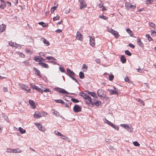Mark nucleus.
Instances as JSON below:
<instances>
[{
    "mask_svg": "<svg viewBox=\"0 0 156 156\" xmlns=\"http://www.w3.org/2000/svg\"><path fill=\"white\" fill-rule=\"evenodd\" d=\"M120 126L125 128L129 131L133 132V129L131 125L126 124H121L120 125Z\"/></svg>",
    "mask_w": 156,
    "mask_h": 156,
    "instance_id": "obj_1",
    "label": "nucleus"
},
{
    "mask_svg": "<svg viewBox=\"0 0 156 156\" xmlns=\"http://www.w3.org/2000/svg\"><path fill=\"white\" fill-rule=\"evenodd\" d=\"M108 31L113 34L116 38H118L119 37V35L117 31L114 30L111 28L108 29Z\"/></svg>",
    "mask_w": 156,
    "mask_h": 156,
    "instance_id": "obj_2",
    "label": "nucleus"
},
{
    "mask_svg": "<svg viewBox=\"0 0 156 156\" xmlns=\"http://www.w3.org/2000/svg\"><path fill=\"white\" fill-rule=\"evenodd\" d=\"M73 110L75 112H80L81 111V108L78 105H75L73 108Z\"/></svg>",
    "mask_w": 156,
    "mask_h": 156,
    "instance_id": "obj_3",
    "label": "nucleus"
},
{
    "mask_svg": "<svg viewBox=\"0 0 156 156\" xmlns=\"http://www.w3.org/2000/svg\"><path fill=\"white\" fill-rule=\"evenodd\" d=\"M55 90H56L57 92L60 93H61L62 94H69V93L66 91L65 90L60 88L58 87L55 88Z\"/></svg>",
    "mask_w": 156,
    "mask_h": 156,
    "instance_id": "obj_4",
    "label": "nucleus"
},
{
    "mask_svg": "<svg viewBox=\"0 0 156 156\" xmlns=\"http://www.w3.org/2000/svg\"><path fill=\"white\" fill-rule=\"evenodd\" d=\"M31 87L33 89H34L37 91H38L39 92L41 93H42L43 92V91L40 88L38 87L37 86H36L35 85H33L31 84H30Z\"/></svg>",
    "mask_w": 156,
    "mask_h": 156,
    "instance_id": "obj_5",
    "label": "nucleus"
},
{
    "mask_svg": "<svg viewBox=\"0 0 156 156\" xmlns=\"http://www.w3.org/2000/svg\"><path fill=\"white\" fill-rule=\"evenodd\" d=\"M125 7L128 9H133L136 7L135 6L131 4L129 2H126L125 4Z\"/></svg>",
    "mask_w": 156,
    "mask_h": 156,
    "instance_id": "obj_6",
    "label": "nucleus"
},
{
    "mask_svg": "<svg viewBox=\"0 0 156 156\" xmlns=\"http://www.w3.org/2000/svg\"><path fill=\"white\" fill-rule=\"evenodd\" d=\"M79 1L81 4L80 7V9H82L86 6V4L84 0H79Z\"/></svg>",
    "mask_w": 156,
    "mask_h": 156,
    "instance_id": "obj_7",
    "label": "nucleus"
},
{
    "mask_svg": "<svg viewBox=\"0 0 156 156\" xmlns=\"http://www.w3.org/2000/svg\"><path fill=\"white\" fill-rule=\"evenodd\" d=\"M20 86V87L23 90H26L28 92H30V89H29L27 86L23 84H21Z\"/></svg>",
    "mask_w": 156,
    "mask_h": 156,
    "instance_id": "obj_8",
    "label": "nucleus"
},
{
    "mask_svg": "<svg viewBox=\"0 0 156 156\" xmlns=\"http://www.w3.org/2000/svg\"><path fill=\"white\" fill-rule=\"evenodd\" d=\"M90 37V45L92 46H94L95 45V40L94 37H90V36H89Z\"/></svg>",
    "mask_w": 156,
    "mask_h": 156,
    "instance_id": "obj_9",
    "label": "nucleus"
},
{
    "mask_svg": "<svg viewBox=\"0 0 156 156\" xmlns=\"http://www.w3.org/2000/svg\"><path fill=\"white\" fill-rule=\"evenodd\" d=\"M119 90H109L108 91L112 95L115 94L117 96L119 95Z\"/></svg>",
    "mask_w": 156,
    "mask_h": 156,
    "instance_id": "obj_10",
    "label": "nucleus"
},
{
    "mask_svg": "<svg viewBox=\"0 0 156 156\" xmlns=\"http://www.w3.org/2000/svg\"><path fill=\"white\" fill-rule=\"evenodd\" d=\"M1 4L0 7L1 9H3L6 6V2L4 0H1Z\"/></svg>",
    "mask_w": 156,
    "mask_h": 156,
    "instance_id": "obj_11",
    "label": "nucleus"
},
{
    "mask_svg": "<svg viewBox=\"0 0 156 156\" xmlns=\"http://www.w3.org/2000/svg\"><path fill=\"white\" fill-rule=\"evenodd\" d=\"M33 70L35 71V73L39 77H41V76L40 74V71L37 69V68H35V67H33Z\"/></svg>",
    "mask_w": 156,
    "mask_h": 156,
    "instance_id": "obj_12",
    "label": "nucleus"
},
{
    "mask_svg": "<svg viewBox=\"0 0 156 156\" xmlns=\"http://www.w3.org/2000/svg\"><path fill=\"white\" fill-rule=\"evenodd\" d=\"M98 95L101 97H102L104 95V91L101 89H99L97 91Z\"/></svg>",
    "mask_w": 156,
    "mask_h": 156,
    "instance_id": "obj_13",
    "label": "nucleus"
},
{
    "mask_svg": "<svg viewBox=\"0 0 156 156\" xmlns=\"http://www.w3.org/2000/svg\"><path fill=\"white\" fill-rule=\"evenodd\" d=\"M76 38L79 40H82L83 39V37L82 36V35L78 31L77 32L76 35Z\"/></svg>",
    "mask_w": 156,
    "mask_h": 156,
    "instance_id": "obj_14",
    "label": "nucleus"
},
{
    "mask_svg": "<svg viewBox=\"0 0 156 156\" xmlns=\"http://www.w3.org/2000/svg\"><path fill=\"white\" fill-rule=\"evenodd\" d=\"M67 73L68 74V75L69 76V74L71 76H75V74L73 72L71 71L70 69H67Z\"/></svg>",
    "mask_w": 156,
    "mask_h": 156,
    "instance_id": "obj_15",
    "label": "nucleus"
},
{
    "mask_svg": "<svg viewBox=\"0 0 156 156\" xmlns=\"http://www.w3.org/2000/svg\"><path fill=\"white\" fill-rule=\"evenodd\" d=\"M137 43L138 44L142 47H144V44L141 41L140 39L138 38L137 39Z\"/></svg>",
    "mask_w": 156,
    "mask_h": 156,
    "instance_id": "obj_16",
    "label": "nucleus"
},
{
    "mask_svg": "<svg viewBox=\"0 0 156 156\" xmlns=\"http://www.w3.org/2000/svg\"><path fill=\"white\" fill-rule=\"evenodd\" d=\"M42 58L40 56H37L35 57L34 58V60L37 62H40L42 61Z\"/></svg>",
    "mask_w": 156,
    "mask_h": 156,
    "instance_id": "obj_17",
    "label": "nucleus"
},
{
    "mask_svg": "<svg viewBox=\"0 0 156 156\" xmlns=\"http://www.w3.org/2000/svg\"><path fill=\"white\" fill-rule=\"evenodd\" d=\"M38 64L39 65L41 66L44 67L46 68H48L49 67L48 65L46 63H43V62H40Z\"/></svg>",
    "mask_w": 156,
    "mask_h": 156,
    "instance_id": "obj_18",
    "label": "nucleus"
},
{
    "mask_svg": "<svg viewBox=\"0 0 156 156\" xmlns=\"http://www.w3.org/2000/svg\"><path fill=\"white\" fill-rule=\"evenodd\" d=\"M87 92L88 94L90 95L92 97L95 98L97 97V94L95 93L88 91H87Z\"/></svg>",
    "mask_w": 156,
    "mask_h": 156,
    "instance_id": "obj_19",
    "label": "nucleus"
},
{
    "mask_svg": "<svg viewBox=\"0 0 156 156\" xmlns=\"http://www.w3.org/2000/svg\"><path fill=\"white\" fill-rule=\"evenodd\" d=\"M93 103L94 104H95L97 106H99L101 104V101H97L95 99L94 100L93 102Z\"/></svg>",
    "mask_w": 156,
    "mask_h": 156,
    "instance_id": "obj_20",
    "label": "nucleus"
},
{
    "mask_svg": "<svg viewBox=\"0 0 156 156\" xmlns=\"http://www.w3.org/2000/svg\"><path fill=\"white\" fill-rule=\"evenodd\" d=\"M29 102L30 105L32 106L33 108H35V104L33 100H29Z\"/></svg>",
    "mask_w": 156,
    "mask_h": 156,
    "instance_id": "obj_21",
    "label": "nucleus"
},
{
    "mask_svg": "<svg viewBox=\"0 0 156 156\" xmlns=\"http://www.w3.org/2000/svg\"><path fill=\"white\" fill-rule=\"evenodd\" d=\"M22 152V150L19 148L12 149V153H20Z\"/></svg>",
    "mask_w": 156,
    "mask_h": 156,
    "instance_id": "obj_22",
    "label": "nucleus"
},
{
    "mask_svg": "<svg viewBox=\"0 0 156 156\" xmlns=\"http://www.w3.org/2000/svg\"><path fill=\"white\" fill-rule=\"evenodd\" d=\"M34 116L35 118L38 119L40 118L41 116V115L40 113H35L34 114Z\"/></svg>",
    "mask_w": 156,
    "mask_h": 156,
    "instance_id": "obj_23",
    "label": "nucleus"
},
{
    "mask_svg": "<svg viewBox=\"0 0 156 156\" xmlns=\"http://www.w3.org/2000/svg\"><path fill=\"white\" fill-rule=\"evenodd\" d=\"M80 95L82 96L84 99H86L87 98V97H88V95L86 94L83 92H81L80 93Z\"/></svg>",
    "mask_w": 156,
    "mask_h": 156,
    "instance_id": "obj_24",
    "label": "nucleus"
},
{
    "mask_svg": "<svg viewBox=\"0 0 156 156\" xmlns=\"http://www.w3.org/2000/svg\"><path fill=\"white\" fill-rule=\"evenodd\" d=\"M41 39H43V42L47 46H48L50 44V43L47 40L44 38H42Z\"/></svg>",
    "mask_w": 156,
    "mask_h": 156,
    "instance_id": "obj_25",
    "label": "nucleus"
},
{
    "mask_svg": "<svg viewBox=\"0 0 156 156\" xmlns=\"http://www.w3.org/2000/svg\"><path fill=\"white\" fill-rule=\"evenodd\" d=\"M121 61L123 63H125L126 62V59L124 56L122 55L120 58Z\"/></svg>",
    "mask_w": 156,
    "mask_h": 156,
    "instance_id": "obj_26",
    "label": "nucleus"
},
{
    "mask_svg": "<svg viewBox=\"0 0 156 156\" xmlns=\"http://www.w3.org/2000/svg\"><path fill=\"white\" fill-rule=\"evenodd\" d=\"M6 28V26L5 25L2 24V26L1 27H0V32H2L4 30H5Z\"/></svg>",
    "mask_w": 156,
    "mask_h": 156,
    "instance_id": "obj_27",
    "label": "nucleus"
},
{
    "mask_svg": "<svg viewBox=\"0 0 156 156\" xmlns=\"http://www.w3.org/2000/svg\"><path fill=\"white\" fill-rule=\"evenodd\" d=\"M35 124L36 125L39 130H42V126L41 124L39 123H35Z\"/></svg>",
    "mask_w": 156,
    "mask_h": 156,
    "instance_id": "obj_28",
    "label": "nucleus"
},
{
    "mask_svg": "<svg viewBox=\"0 0 156 156\" xmlns=\"http://www.w3.org/2000/svg\"><path fill=\"white\" fill-rule=\"evenodd\" d=\"M52 113L54 114L55 116H57V117H59L60 116V115L59 114V112H57L56 111H55L54 110H52Z\"/></svg>",
    "mask_w": 156,
    "mask_h": 156,
    "instance_id": "obj_29",
    "label": "nucleus"
},
{
    "mask_svg": "<svg viewBox=\"0 0 156 156\" xmlns=\"http://www.w3.org/2000/svg\"><path fill=\"white\" fill-rule=\"evenodd\" d=\"M82 69L83 72H86L87 70V66L85 64L83 65Z\"/></svg>",
    "mask_w": 156,
    "mask_h": 156,
    "instance_id": "obj_30",
    "label": "nucleus"
},
{
    "mask_svg": "<svg viewBox=\"0 0 156 156\" xmlns=\"http://www.w3.org/2000/svg\"><path fill=\"white\" fill-rule=\"evenodd\" d=\"M86 99L88 101L89 104H92V103L91 98L89 95L87 97V98H86Z\"/></svg>",
    "mask_w": 156,
    "mask_h": 156,
    "instance_id": "obj_31",
    "label": "nucleus"
},
{
    "mask_svg": "<svg viewBox=\"0 0 156 156\" xmlns=\"http://www.w3.org/2000/svg\"><path fill=\"white\" fill-rule=\"evenodd\" d=\"M19 130L20 132L22 133H24L26 132L25 130L23 129L21 127L19 128Z\"/></svg>",
    "mask_w": 156,
    "mask_h": 156,
    "instance_id": "obj_32",
    "label": "nucleus"
},
{
    "mask_svg": "<svg viewBox=\"0 0 156 156\" xmlns=\"http://www.w3.org/2000/svg\"><path fill=\"white\" fill-rule=\"evenodd\" d=\"M84 77V73L82 72H80L79 73V77L80 79H83Z\"/></svg>",
    "mask_w": 156,
    "mask_h": 156,
    "instance_id": "obj_33",
    "label": "nucleus"
},
{
    "mask_svg": "<svg viewBox=\"0 0 156 156\" xmlns=\"http://www.w3.org/2000/svg\"><path fill=\"white\" fill-rule=\"evenodd\" d=\"M55 133L56 135L62 136H64L61 133L59 132H58L57 131H55Z\"/></svg>",
    "mask_w": 156,
    "mask_h": 156,
    "instance_id": "obj_34",
    "label": "nucleus"
},
{
    "mask_svg": "<svg viewBox=\"0 0 156 156\" xmlns=\"http://www.w3.org/2000/svg\"><path fill=\"white\" fill-rule=\"evenodd\" d=\"M111 126L116 130H118L119 129V126L116 125H115L113 124Z\"/></svg>",
    "mask_w": 156,
    "mask_h": 156,
    "instance_id": "obj_35",
    "label": "nucleus"
},
{
    "mask_svg": "<svg viewBox=\"0 0 156 156\" xmlns=\"http://www.w3.org/2000/svg\"><path fill=\"white\" fill-rule=\"evenodd\" d=\"M137 101H138L141 105L144 106V103L143 101V100H141L140 98H138L137 99Z\"/></svg>",
    "mask_w": 156,
    "mask_h": 156,
    "instance_id": "obj_36",
    "label": "nucleus"
},
{
    "mask_svg": "<svg viewBox=\"0 0 156 156\" xmlns=\"http://www.w3.org/2000/svg\"><path fill=\"white\" fill-rule=\"evenodd\" d=\"M55 101L57 103H61L62 104V103L63 102V101L62 99L55 100Z\"/></svg>",
    "mask_w": 156,
    "mask_h": 156,
    "instance_id": "obj_37",
    "label": "nucleus"
},
{
    "mask_svg": "<svg viewBox=\"0 0 156 156\" xmlns=\"http://www.w3.org/2000/svg\"><path fill=\"white\" fill-rule=\"evenodd\" d=\"M126 30L128 33L131 36H132L133 33L129 29H127Z\"/></svg>",
    "mask_w": 156,
    "mask_h": 156,
    "instance_id": "obj_38",
    "label": "nucleus"
},
{
    "mask_svg": "<svg viewBox=\"0 0 156 156\" xmlns=\"http://www.w3.org/2000/svg\"><path fill=\"white\" fill-rule=\"evenodd\" d=\"M125 54L128 56H130L131 55V52L128 50H126L125 51Z\"/></svg>",
    "mask_w": 156,
    "mask_h": 156,
    "instance_id": "obj_39",
    "label": "nucleus"
},
{
    "mask_svg": "<svg viewBox=\"0 0 156 156\" xmlns=\"http://www.w3.org/2000/svg\"><path fill=\"white\" fill-rule=\"evenodd\" d=\"M99 17L101 19H103L105 20H107L108 19V18L103 15H100L99 16Z\"/></svg>",
    "mask_w": 156,
    "mask_h": 156,
    "instance_id": "obj_40",
    "label": "nucleus"
},
{
    "mask_svg": "<svg viewBox=\"0 0 156 156\" xmlns=\"http://www.w3.org/2000/svg\"><path fill=\"white\" fill-rule=\"evenodd\" d=\"M149 25L153 28H154L155 26V24L153 23L150 22L149 23Z\"/></svg>",
    "mask_w": 156,
    "mask_h": 156,
    "instance_id": "obj_41",
    "label": "nucleus"
},
{
    "mask_svg": "<svg viewBox=\"0 0 156 156\" xmlns=\"http://www.w3.org/2000/svg\"><path fill=\"white\" fill-rule=\"evenodd\" d=\"M146 37L148 39V40L150 41L151 40H152V39L151 38V37H150V36L148 35V34H146Z\"/></svg>",
    "mask_w": 156,
    "mask_h": 156,
    "instance_id": "obj_42",
    "label": "nucleus"
},
{
    "mask_svg": "<svg viewBox=\"0 0 156 156\" xmlns=\"http://www.w3.org/2000/svg\"><path fill=\"white\" fill-rule=\"evenodd\" d=\"M71 100L74 103H77L79 102V101L75 98H72Z\"/></svg>",
    "mask_w": 156,
    "mask_h": 156,
    "instance_id": "obj_43",
    "label": "nucleus"
},
{
    "mask_svg": "<svg viewBox=\"0 0 156 156\" xmlns=\"http://www.w3.org/2000/svg\"><path fill=\"white\" fill-rule=\"evenodd\" d=\"M109 80L111 81H112L113 79L114 76L113 75L111 74V75H110L109 76Z\"/></svg>",
    "mask_w": 156,
    "mask_h": 156,
    "instance_id": "obj_44",
    "label": "nucleus"
},
{
    "mask_svg": "<svg viewBox=\"0 0 156 156\" xmlns=\"http://www.w3.org/2000/svg\"><path fill=\"white\" fill-rule=\"evenodd\" d=\"M133 143L134 145L136 146H139L140 145V144L137 141L133 142Z\"/></svg>",
    "mask_w": 156,
    "mask_h": 156,
    "instance_id": "obj_45",
    "label": "nucleus"
},
{
    "mask_svg": "<svg viewBox=\"0 0 156 156\" xmlns=\"http://www.w3.org/2000/svg\"><path fill=\"white\" fill-rule=\"evenodd\" d=\"M69 76L73 80H74L76 83H78V80L73 77L74 76H71L70 74L69 75Z\"/></svg>",
    "mask_w": 156,
    "mask_h": 156,
    "instance_id": "obj_46",
    "label": "nucleus"
},
{
    "mask_svg": "<svg viewBox=\"0 0 156 156\" xmlns=\"http://www.w3.org/2000/svg\"><path fill=\"white\" fill-rule=\"evenodd\" d=\"M153 0H147L146 1V3L147 4H149L153 2Z\"/></svg>",
    "mask_w": 156,
    "mask_h": 156,
    "instance_id": "obj_47",
    "label": "nucleus"
},
{
    "mask_svg": "<svg viewBox=\"0 0 156 156\" xmlns=\"http://www.w3.org/2000/svg\"><path fill=\"white\" fill-rule=\"evenodd\" d=\"M60 17L58 15H57L56 16L53 17V20L54 21L57 20H58Z\"/></svg>",
    "mask_w": 156,
    "mask_h": 156,
    "instance_id": "obj_48",
    "label": "nucleus"
},
{
    "mask_svg": "<svg viewBox=\"0 0 156 156\" xmlns=\"http://www.w3.org/2000/svg\"><path fill=\"white\" fill-rule=\"evenodd\" d=\"M38 24L42 26V27H44L46 26V25H45V23L43 22H39Z\"/></svg>",
    "mask_w": 156,
    "mask_h": 156,
    "instance_id": "obj_49",
    "label": "nucleus"
},
{
    "mask_svg": "<svg viewBox=\"0 0 156 156\" xmlns=\"http://www.w3.org/2000/svg\"><path fill=\"white\" fill-rule=\"evenodd\" d=\"M23 63H24V64L26 66H28L30 65L29 62L28 61H24L23 62Z\"/></svg>",
    "mask_w": 156,
    "mask_h": 156,
    "instance_id": "obj_50",
    "label": "nucleus"
},
{
    "mask_svg": "<svg viewBox=\"0 0 156 156\" xmlns=\"http://www.w3.org/2000/svg\"><path fill=\"white\" fill-rule=\"evenodd\" d=\"M59 69L60 71L61 72H64L65 70L64 68L63 67H59Z\"/></svg>",
    "mask_w": 156,
    "mask_h": 156,
    "instance_id": "obj_51",
    "label": "nucleus"
},
{
    "mask_svg": "<svg viewBox=\"0 0 156 156\" xmlns=\"http://www.w3.org/2000/svg\"><path fill=\"white\" fill-rule=\"evenodd\" d=\"M3 117L5 119V120L7 122H9V120L7 117L5 115H3Z\"/></svg>",
    "mask_w": 156,
    "mask_h": 156,
    "instance_id": "obj_52",
    "label": "nucleus"
},
{
    "mask_svg": "<svg viewBox=\"0 0 156 156\" xmlns=\"http://www.w3.org/2000/svg\"><path fill=\"white\" fill-rule=\"evenodd\" d=\"M99 5H100V8L101 7H103V9L102 10L103 11H105L106 10V9L103 6V5H101V4H99Z\"/></svg>",
    "mask_w": 156,
    "mask_h": 156,
    "instance_id": "obj_53",
    "label": "nucleus"
},
{
    "mask_svg": "<svg viewBox=\"0 0 156 156\" xmlns=\"http://www.w3.org/2000/svg\"><path fill=\"white\" fill-rule=\"evenodd\" d=\"M151 35L153 37L155 36L156 35V32L155 31H152L151 34Z\"/></svg>",
    "mask_w": 156,
    "mask_h": 156,
    "instance_id": "obj_54",
    "label": "nucleus"
},
{
    "mask_svg": "<svg viewBox=\"0 0 156 156\" xmlns=\"http://www.w3.org/2000/svg\"><path fill=\"white\" fill-rule=\"evenodd\" d=\"M43 91V92L44 91V92H51V90L48 89H46L45 90H44Z\"/></svg>",
    "mask_w": 156,
    "mask_h": 156,
    "instance_id": "obj_55",
    "label": "nucleus"
},
{
    "mask_svg": "<svg viewBox=\"0 0 156 156\" xmlns=\"http://www.w3.org/2000/svg\"><path fill=\"white\" fill-rule=\"evenodd\" d=\"M62 104L63 105H64L67 108L69 107V106L66 103L64 102V101H63V102Z\"/></svg>",
    "mask_w": 156,
    "mask_h": 156,
    "instance_id": "obj_56",
    "label": "nucleus"
},
{
    "mask_svg": "<svg viewBox=\"0 0 156 156\" xmlns=\"http://www.w3.org/2000/svg\"><path fill=\"white\" fill-rule=\"evenodd\" d=\"M3 90L4 92H6L8 91V89L6 87H3Z\"/></svg>",
    "mask_w": 156,
    "mask_h": 156,
    "instance_id": "obj_57",
    "label": "nucleus"
},
{
    "mask_svg": "<svg viewBox=\"0 0 156 156\" xmlns=\"http://www.w3.org/2000/svg\"><path fill=\"white\" fill-rule=\"evenodd\" d=\"M129 46L133 48H135L134 45L131 43L129 44Z\"/></svg>",
    "mask_w": 156,
    "mask_h": 156,
    "instance_id": "obj_58",
    "label": "nucleus"
},
{
    "mask_svg": "<svg viewBox=\"0 0 156 156\" xmlns=\"http://www.w3.org/2000/svg\"><path fill=\"white\" fill-rule=\"evenodd\" d=\"M12 149L10 148H8L7 151L9 153H12Z\"/></svg>",
    "mask_w": 156,
    "mask_h": 156,
    "instance_id": "obj_59",
    "label": "nucleus"
},
{
    "mask_svg": "<svg viewBox=\"0 0 156 156\" xmlns=\"http://www.w3.org/2000/svg\"><path fill=\"white\" fill-rule=\"evenodd\" d=\"M104 120L105 122V123H106L107 124H108L110 122L108 120L106 119H104Z\"/></svg>",
    "mask_w": 156,
    "mask_h": 156,
    "instance_id": "obj_60",
    "label": "nucleus"
},
{
    "mask_svg": "<svg viewBox=\"0 0 156 156\" xmlns=\"http://www.w3.org/2000/svg\"><path fill=\"white\" fill-rule=\"evenodd\" d=\"M46 58L48 60H51L52 59L53 57H51V56H48L46 57Z\"/></svg>",
    "mask_w": 156,
    "mask_h": 156,
    "instance_id": "obj_61",
    "label": "nucleus"
},
{
    "mask_svg": "<svg viewBox=\"0 0 156 156\" xmlns=\"http://www.w3.org/2000/svg\"><path fill=\"white\" fill-rule=\"evenodd\" d=\"M137 70L138 72L140 73H142L143 72L142 69H137Z\"/></svg>",
    "mask_w": 156,
    "mask_h": 156,
    "instance_id": "obj_62",
    "label": "nucleus"
},
{
    "mask_svg": "<svg viewBox=\"0 0 156 156\" xmlns=\"http://www.w3.org/2000/svg\"><path fill=\"white\" fill-rule=\"evenodd\" d=\"M95 61L98 63H100V59H98V58L97 59L95 60Z\"/></svg>",
    "mask_w": 156,
    "mask_h": 156,
    "instance_id": "obj_63",
    "label": "nucleus"
},
{
    "mask_svg": "<svg viewBox=\"0 0 156 156\" xmlns=\"http://www.w3.org/2000/svg\"><path fill=\"white\" fill-rule=\"evenodd\" d=\"M124 80L126 82H128L129 81V78L127 77H126Z\"/></svg>",
    "mask_w": 156,
    "mask_h": 156,
    "instance_id": "obj_64",
    "label": "nucleus"
}]
</instances>
